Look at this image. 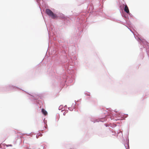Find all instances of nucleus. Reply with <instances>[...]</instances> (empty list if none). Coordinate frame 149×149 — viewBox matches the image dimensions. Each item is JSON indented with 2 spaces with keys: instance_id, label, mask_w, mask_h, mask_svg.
I'll list each match as a JSON object with an SVG mask.
<instances>
[{
  "instance_id": "obj_1",
  "label": "nucleus",
  "mask_w": 149,
  "mask_h": 149,
  "mask_svg": "<svg viewBox=\"0 0 149 149\" xmlns=\"http://www.w3.org/2000/svg\"><path fill=\"white\" fill-rule=\"evenodd\" d=\"M46 11L47 14L50 16L52 19L56 18L57 17V15L54 14L53 12L49 9H46Z\"/></svg>"
},
{
  "instance_id": "obj_2",
  "label": "nucleus",
  "mask_w": 149,
  "mask_h": 149,
  "mask_svg": "<svg viewBox=\"0 0 149 149\" xmlns=\"http://www.w3.org/2000/svg\"><path fill=\"white\" fill-rule=\"evenodd\" d=\"M124 11L127 13L129 14L130 13L129 10L127 6L126 5L124 9Z\"/></svg>"
},
{
  "instance_id": "obj_3",
  "label": "nucleus",
  "mask_w": 149,
  "mask_h": 149,
  "mask_svg": "<svg viewBox=\"0 0 149 149\" xmlns=\"http://www.w3.org/2000/svg\"><path fill=\"white\" fill-rule=\"evenodd\" d=\"M42 112L45 115H46L47 114V112L43 109H42Z\"/></svg>"
}]
</instances>
